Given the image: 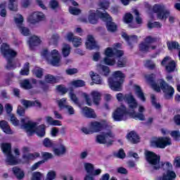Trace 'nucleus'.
I'll list each match as a JSON object with an SVG mask.
<instances>
[{"instance_id": "obj_1", "label": "nucleus", "mask_w": 180, "mask_h": 180, "mask_svg": "<svg viewBox=\"0 0 180 180\" xmlns=\"http://www.w3.org/2000/svg\"><path fill=\"white\" fill-rule=\"evenodd\" d=\"M21 129L25 130L28 136H32L33 133H36L39 137H44L46 136V125L41 124L36 127V122L30 121V118L25 117L21 120Z\"/></svg>"}, {"instance_id": "obj_2", "label": "nucleus", "mask_w": 180, "mask_h": 180, "mask_svg": "<svg viewBox=\"0 0 180 180\" xmlns=\"http://www.w3.org/2000/svg\"><path fill=\"white\" fill-rule=\"evenodd\" d=\"M1 51L4 57L7 60V65H6V70H15L17 67H20L19 61L15 60V57H16L17 54L16 52L10 49L9 45L2 44Z\"/></svg>"}, {"instance_id": "obj_3", "label": "nucleus", "mask_w": 180, "mask_h": 180, "mask_svg": "<svg viewBox=\"0 0 180 180\" xmlns=\"http://www.w3.org/2000/svg\"><path fill=\"white\" fill-rule=\"evenodd\" d=\"M123 78L124 74L120 70L114 72L113 77L108 79V84L112 91H122V84H123Z\"/></svg>"}, {"instance_id": "obj_4", "label": "nucleus", "mask_w": 180, "mask_h": 180, "mask_svg": "<svg viewBox=\"0 0 180 180\" xmlns=\"http://www.w3.org/2000/svg\"><path fill=\"white\" fill-rule=\"evenodd\" d=\"M115 134L109 129H105L96 136V141L99 144H108L112 146L115 141Z\"/></svg>"}, {"instance_id": "obj_5", "label": "nucleus", "mask_w": 180, "mask_h": 180, "mask_svg": "<svg viewBox=\"0 0 180 180\" xmlns=\"http://www.w3.org/2000/svg\"><path fill=\"white\" fill-rule=\"evenodd\" d=\"M122 44L117 43L114 44V48L112 49L108 47L105 51V57L103 59L104 64L106 65H115L116 64V60L113 57H115V53L116 52V49L120 47Z\"/></svg>"}, {"instance_id": "obj_6", "label": "nucleus", "mask_w": 180, "mask_h": 180, "mask_svg": "<svg viewBox=\"0 0 180 180\" xmlns=\"http://www.w3.org/2000/svg\"><path fill=\"white\" fill-rule=\"evenodd\" d=\"M116 98L119 102H127L128 103L129 108L131 110L137 109V106L139 104L137 103V101L134 98V96L131 94H125L124 96L122 94H117Z\"/></svg>"}, {"instance_id": "obj_7", "label": "nucleus", "mask_w": 180, "mask_h": 180, "mask_svg": "<svg viewBox=\"0 0 180 180\" xmlns=\"http://www.w3.org/2000/svg\"><path fill=\"white\" fill-rule=\"evenodd\" d=\"M97 14L103 20L107 22V30L108 32H116L117 29V25L113 22H112V17L108 13H102L101 11H97Z\"/></svg>"}, {"instance_id": "obj_8", "label": "nucleus", "mask_w": 180, "mask_h": 180, "mask_svg": "<svg viewBox=\"0 0 180 180\" xmlns=\"http://www.w3.org/2000/svg\"><path fill=\"white\" fill-rule=\"evenodd\" d=\"M159 88L162 89V92L165 94V98L166 99H171L172 96H174V93L175 90H174V87L169 86L168 83H167L163 79H160L159 81Z\"/></svg>"}, {"instance_id": "obj_9", "label": "nucleus", "mask_w": 180, "mask_h": 180, "mask_svg": "<svg viewBox=\"0 0 180 180\" xmlns=\"http://www.w3.org/2000/svg\"><path fill=\"white\" fill-rule=\"evenodd\" d=\"M127 115H129V111L126 110V107L122 105L118 108L112 113V119L115 122H122V120H127Z\"/></svg>"}, {"instance_id": "obj_10", "label": "nucleus", "mask_w": 180, "mask_h": 180, "mask_svg": "<svg viewBox=\"0 0 180 180\" xmlns=\"http://www.w3.org/2000/svg\"><path fill=\"white\" fill-rule=\"evenodd\" d=\"M15 22L23 36H29L30 34V30L23 25V16H22V15H17V16L15 17Z\"/></svg>"}, {"instance_id": "obj_11", "label": "nucleus", "mask_w": 180, "mask_h": 180, "mask_svg": "<svg viewBox=\"0 0 180 180\" xmlns=\"http://www.w3.org/2000/svg\"><path fill=\"white\" fill-rule=\"evenodd\" d=\"M145 158L148 164L153 166V169H158V167L157 164H158V155L154 153V152H151L149 150L145 151Z\"/></svg>"}, {"instance_id": "obj_12", "label": "nucleus", "mask_w": 180, "mask_h": 180, "mask_svg": "<svg viewBox=\"0 0 180 180\" xmlns=\"http://www.w3.org/2000/svg\"><path fill=\"white\" fill-rule=\"evenodd\" d=\"M136 108L134 110H131L129 108L128 113L131 117H133V119H136V120H145L146 117H144V114H143V112H145L146 108H144V106L139 105V112H136Z\"/></svg>"}, {"instance_id": "obj_13", "label": "nucleus", "mask_w": 180, "mask_h": 180, "mask_svg": "<svg viewBox=\"0 0 180 180\" xmlns=\"http://www.w3.org/2000/svg\"><path fill=\"white\" fill-rule=\"evenodd\" d=\"M50 63L54 67H60L61 65V56L57 49H53L50 53Z\"/></svg>"}, {"instance_id": "obj_14", "label": "nucleus", "mask_w": 180, "mask_h": 180, "mask_svg": "<svg viewBox=\"0 0 180 180\" xmlns=\"http://www.w3.org/2000/svg\"><path fill=\"white\" fill-rule=\"evenodd\" d=\"M44 19H46V15H44V13L36 11L28 18L27 21L32 25H34L35 23L41 22V20H44Z\"/></svg>"}, {"instance_id": "obj_15", "label": "nucleus", "mask_w": 180, "mask_h": 180, "mask_svg": "<svg viewBox=\"0 0 180 180\" xmlns=\"http://www.w3.org/2000/svg\"><path fill=\"white\" fill-rule=\"evenodd\" d=\"M169 15H171V12L165 8L164 4H160L158 6V19L165 22V20L168 19V16H169Z\"/></svg>"}, {"instance_id": "obj_16", "label": "nucleus", "mask_w": 180, "mask_h": 180, "mask_svg": "<svg viewBox=\"0 0 180 180\" xmlns=\"http://www.w3.org/2000/svg\"><path fill=\"white\" fill-rule=\"evenodd\" d=\"M172 141L171 138L162 136L158 138V148H165L167 146H171Z\"/></svg>"}, {"instance_id": "obj_17", "label": "nucleus", "mask_w": 180, "mask_h": 180, "mask_svg": "<svg viewBox=\"0 0 180 180\" xmlns=\"http://www.w3.org/2000/svg\"><path fill=\"white\" fill-rule=\"evenodd\" d=\"M85 44L86 49H89V50H94V49H98L99 47L92 35H89L87 37V41H86Z\"/></svg>"}, {"instance_id": "obj_18", "label": "nucleus", "mask_w": 180, "mask_h": 180, "mask_svg": "<svg viewBox=\"0 0 180 180\" xmlns=\"http://www.w3.org/2000/svg\"><path fill=\"white\" fill-rule=\"evenodd\" d=\"M103 129V124L98 121L90 123V129L92 133H98V131H102Z\"/></svg>"}, {"instance_id": "obj_19", "label": "nucleus", "mask_w": 180, "mask_h": 180, "mask_svg": "<svg viewBox=\"0 0 180 180\" xmlns=\"http://www.w3.org/2000/svg\"><path fill=\"white\" fill-rule=\"evenodd\" d=\"M20 103L23 106H25L26 109H27V108H32V106H37L38 108H41V103H40V102L37 101H31L22 99L20 100Z\"/></svg>"}, {"instance_id": "obj_20", "label": "nucleus", "mask_w": 180, "mask_h": 180, "mask_svg": "<svg viewBox=\"0 0 180 180\" xmlns=\"http://www.w3.org/2000/svg\"><path fill=\"white\" fill-rule=\"evenodd\" d=\"M127 139L130 141V143H132V144H137V143H140V137L134 131H132L129 132L127 135Z\"/></svg>"}, {"instance_id": "obj_21", "label": "nucleus", "mask_w": 180, "mask_h": 180, "mask_svg": "<svg viewBox=\"0 0 180 180\" xmlns=\"http://www.w3.org/2000/svg\"><path fill=\"white\" fill-rule=\"evenodd\" d=\"M134 91L135 95L139 98V99L141 100L142 102H146V96H144V92L141 89V87L139 85H134Z\"/></svg>"}, {"instance_id": "obj_22", "label": "nucleus", "mask_w": 180, "mask_h": 180, "mask_svg": "<svg viewBox=\"0 0 180 180\" xmlns=\"http://www.w3.org/2000/svg\"><path fill=\"white\" fill-rule=\"evenodd\" d=\"M0 129H1L6 134H13V131L11 129L8 122L5 120L0 121Z\"/></svg>"}, {"instance_id": "obj_23", "label": "nucleus", "mask_w": 180, "mask_h": 180, "mask_svg": "<svg viewBox=\"0 0 180 180\" xmlns=\"http://www.w3.org/2000/svg\"><path fill=\"white\" fill-rule=\"evenodd\" d=\"M82 113L86 117H89L90 119H96V114L95 113L94 109L88 107L83 108Z\"/></svg>"}, {"instance_id": "obj_24", "label": "nucleus", "mask_w": 180, "mask_h": 180, "mask_svg": "<svg viewBox=\"0 0 180 180\" xmlns=\"http://www.w3.org/2000/svg\"><path fill=\"white\" fill-rule=\"evenodd\" d=\"M91 95L94 105H99L102 98V94L98 91H91Z\"/></svg>"}, {"instance_id": "obj_25", "label": "nucleus", "mask_w": 180, "mask_h": 180, "mask_svg": "<svg viewBox=\"0 0 180 180\" xmlns=\"http://www.w3.org/2000/svg\"><path fill=\"white\" fill-rule=\"evenodd\" d=\"M53 153L55 155H57L58 157L64 155V154L67 153V148L65 146L60 144L59 146L53 149Z\"/></svg>"}, {"instance_id": "obj_26", "label": "nucleus", "mask_w": 180, "mask_h": 180, "mask_svg": "<svg viewBox=\"0 0 180 180\" xmlns=\"http://www.w3.org/2000/svg\"><path fill=\"white\" fill-rule=\"evenodd\" d=\"M122 37L128 42L129 46H133V44H135V43H137V36L132 35L129 36L126 33H122Z\"/></svg>"}, {"instance_id": "obj_27", "label": "nucleus", "mask_w": 180, "mask_h": 180, "mask_svg": "<svg viewBox=\"0 0 180 180\" xmlns=\"http://www.w3.org/2000/svg\"><path fill=\"white\" fill-rule=\"evenodd\" d=\"M13 172L16 176L17 179H23V178H25V172L18 167H14L13 168Z\"/></svg>"}, {"instance_id": "obj_28", "label": "nucleus", "mask_w": 180, "mask_h": 180, "mask_svg": "<svg viewBox=\"0 0 180 180\" xmlns=\"http://www.w3.org/2000/svg\"><path fill=\"white\" fill-rule=\"evenodd\" d=\"M40 157V153H28L22 155L23 160H25L26 161H33L36 160V158H39Z\"/></svg>"}, {"instance_id": "obj_29", "label": "nucleus", "mask_w": 180, "mask_h": 180, "mask_svg": "<svg viewBox=\"0 0 180 180\" xmlns=\"http://www.w3.org/2000/svg\"><path fill=\"white\" fill-rule=\"evenodd\" d=\"M41 41L40 39L36 36H32L30 38V40L28 41V44L30 45V47H34V46H39Z\"/></svg>"}, {"instance_id": "obj_30", "label": "nucleus", "mask_w": 180, "mask_h": 180, "mask_svg": "<svg viewBox=\"0 0 180 180\" xmlns=\"http://www.w3.org/2000/svg\"><path fill=\"white\" fill-rule=\"evenodd\" d=\"M176 70V63L174 60H170L167 65H165V70L167 72H174Z\"/></svg>"}, {"instance_id": "obj_31", "label": "nucleus", "mask_w": 180, "mask_h": 180, "mask_svg": "<svg viewBox=\"0 0 180 180\" xmlns=\"http://www.w3.org/2000/svg\"><path fill=\"white\" fill-rule=\"evenodd\" d=\"M176 178L175 172L168 170L166 174H163V176L160 178V180H174Z\"/></svg>"}, {"instance_id": "obj_32", "label": "nucleus", "mask_w": 180, "mask_h": 180, "mask_svg": "<svg viewBox=\"0 0 180 180\" xmlns=\"http://www.w3.org/2000/svg\"><path fill=\"white\" fill-rule=\"evenodd\" d=\"M88 20L91 25H96V23H98V17L96 16V13L90 11Z\"/></svg>"}, {"instance_id": "obj_33", "label": "nucleus", "mask_w": 180, "mask_h": 180, "mask_svg": "<svg viewBox=\"0 0 180 180\" xmlns=\"http://www.w3.org/2000/svg\"><path fill=\"white\" fill-rule=\"evenodd\" d=\"M6 155V161L8 162V165H16L18 164V160L16 158L12 155V153H8Z\"/></svg>"}, {"instance_id": "obj_34", "label": "nucleus", "mask_w": 180, "mask_h": 180, "mask_svg": "<svg viewBox=\"0 0 180 180\" xmlns=\"http://www.w3.org/2000/svg\"><path fill=\"white\" fill-rule=\"evenodd\" d=\"M1 150L6 155L12 153V145L11 143H2Z\"/></svg>"}, {"instance_id": "obj_35", "label": "nucleus", "mask_w": 180, "mask_h": 180, "mask_svg": "<svg viewBox=\"0 0 180 180\" xmlns=\"http://www.w3.org/2000/svg\"><path fill=\"white\" fill-rule=\"evenodd\" d=\"M98 70L101 72V74H102L103 75H105V77H108V75H109V72H110V70H109V67L103 65H98Z\"/></svg>"}, {"instance_id": "obj_36", "label": "nucleus", "mask_w": 180, "mask_h": 180, "mask_svg": "<svg viewBox=\"0 0 180 180\" xmlns=\"http://www.w3.org/2000/svg\"><path fill=\"white\" fill-rule=\"evenodd\" d=\"M71 53V46L69 44H64L62 47V54L63 57H68Z\"/></svg>"}, {"instance_id": "obj_37", "label": "nucleus", "mask_w": 180, "mask_h": 180, "mask_svg": "<svg viewBox=\"0 0 180 180\" xmlns=\"http://www.w3.org/2000/svg\"><path fill=\"white\" fill-rule=\"evenodd\" d=\"M90 77L94 84H102V79H101V76H99V75H96V73L94 72H90Z\"/></svg>"}, {"instance_id": "obj_38", "label": "nucleus", "mask_w": 180, "mask_h": 180, "mask_svg": "<svg viewBox=\"0 0 180 180\" xmlns=\"http://www.w3.org/2000/svg\"><path fill=\"white\" fill-rule=\"evenodd\" d=\"M18 0H9L8 4V9L10 11H13V12H16L18 11Z\"/></svg>"}, {"instance_id": "obj_39", "label": "nucleus", "mask_w": 180, "mask_h": 180, "mask_svg": "<svg viewBox=\"0 0 180 180\" xmlns=\"http://www.w3.org/2000/svg\"><path fill=\"white\" fill-rule=\"evenodd\" d=\"M167 47L169 50H180V45L176 41L167 42Z\"/></svg>"}, {"instance_id": "obj_40", "label": "nucleus", "mask_w": 180, "mask_h": 180, "mask_svg": "<svg viewBox=\"0 0 180 180\" xmlns=\"http://www.w3.org/2000/svg\"><path fill=\"white\" fill-rule=\"evenodd\" d=\"M71 86L75 88H79L81 86H85V82L84 80H74L71 82Z\"/></svg>"}, {"instance_id": "obj_41", "label": "nucleus", "mask_w": 180, "mask_h": 180, "mask_svg": "<svg viewBox=\"0 0 180 180\" xmlns=\"http://www.w3.org/2000/svg\"><path fill=\"white\" fill-rule=\"evenodd\" d=\"M33 75L37 77V78H41L43 77V70L40 68H34L32 70Z\"/></svg>"}, {"instance_id": "obj_42", "label": "nucleus", "mask_w": 180, "mask_h": 180, "mask_svg": "<svg viewBox=\"0 0 180 180\" xmlns=\"http://www.w3.org/2000/svg\"><path fill=\"white\" fill-rule=\"evenodd\" d=\"M84 169L89 175H91L94 169H95V167L91 163H84Z\"/></svg>"}, {"instance_id": "obj_43", "label": "nucleus", "mask_w": 180, "mask_h": 180, "mask_svg": "<svg viewBox=\"0 0 180 180\" xmlns=\"http://www.w3.org/2000/svg\"><path fill=\"white\" fill-rule=\"evenodd\" d=\"M117 65L120 68H123L127 65V59L126 58H120L117 62Z\"/></svg>"}, {"instance_id": "obj_44", "label": "nucleus", "mask_w": 180, "mask_h": 180, "mask_svg": "<svg viewBox=\"0 0 180 180\" xmlns=\"http://www.w3.org/2000/svg\"><path fill=\"white\" fill-rule=\"evenodd\" d=\"M154 78H155V75L152 74L150 75V76L149 77V79L150 81V85L153 88V89H154V91H155L156 92H158V86L157 85V83H155L154 82Z\"/></svg>"}, {"instance_id": "obj_45", "label": "nucleus", "mask_w": 180, "mask_h": 180, "mask_svg": "<svg viewBox=\"0 0 180 180\" xmlns=\"http://www.w3.org/2000/svg\"><path fill=\"white\" fill-rule=\"evenodd\" d=\"M150 45L145 41L139 44V50L143 52L148 51Z\"/></svg>"}, {"instance_id": "obj_46", "label": "nucleus", "mask_w": 180, "mask_h": 180, "mask_svg": "<svg viewBox=\"0 0 180 180\" xmlns=\"http://www.w3.org/2000/svg\"><path fill=\"white\" fill-rule=\"evenodd\" d=\"M58 40H60V35H58V34H54L52 35L49 43L50 44H53L56 46L58 43Z\"/></svg>"}, {"instance_id": "obj_47", "label": "nucleus", "mask_w": 180, "mask_h": 180, "mask_svg": "<svg viewBox=\"0 0 180 180\" xmlns=\"http://www.w3.org/2000/svg\"><path fill=\"white\" fill-rule=\"evenodd\" d=\"M99 6L103 8V9H109V6H110V1H109V0H101L99 2Z\"/></svg>"}, {"instance_id": "obj_48", "label": "nucleus", "mask_w": 180, "mask_h": 180, "mask_svg": "<svg viewBox=\"0 0 180 180\" xmlns=\"http://www.w3.org/2000/svg\"><path fill=\"white\" fill-rule=\"evenodd\" d=\"M123 19H124V23L129 24L133 22L134 17H133V15H131V13H127L124 15Z\"/></svg>"}, {"instance_id": "obj_49", "label": "nucleus", "mask_w": 180, "mask_h": 180, "mask_svg": "<svg viewBox=\"0 0 180 180\" xmlns=\"http://www.w3.org/2000/svg\"><path fill=\"white\" fill-rule=\"evenodd\" d=\"M20 86L24 89H32V86L28 79H25L20 83Z\"/></svg>"}, {"instance_id": "obj_50", "label": "nucleus", "mask_w": 180, "mask_h": 180, "mask_svg": "<svg viewBox=\"0 0 180 180\" xmlns=\"http://www.w3.org/2000/svg\"><path fill=\"white\" fill-rule=\"evenodd\" d=\"M133 13H134V15H136V17L135 18V20H136V23L138 25H141V23H143V19H141L140 17V13H139V10L134 9Z\"/></svg>"}, {"instance_id": "obj_51", "label": "nucleus", "mask_w": 180, "mask_h": 180, "mask_svg": "<svg viewBox=\"0 0 180 180\" xmlns=\"http://www.w3.org/2000/svg\"><path fill=\"white\" fill-rule=\"evenodd\" d=\"M56 176H57V173L55 171L50 170L46 174V180L56 179Z\"/></svg>"}, {"instance_id": "obj_52", "label": "nucleus", "mask_w": 180, "mask_h": 180, "mask_svg": "<svg viewBox=\"0 0 180 180\" xmlns=\"http://www.w3.org/2000/svg\"><path fill=\"white\" fill-rule=\"evenodd\" d=\"M82 98H84L86 105L88 106H92V100L91 99V97H89V95H88L86 93H83L82 94Z\"/></svg>"}, {"instance_id": "obj_53", "label": "nucleus", "mask_w": 180, "mask_h": 180, "mask_svg": "<svg viewBox=\"0 0 180 180\" xmlns=\"http://www.w3.org/2000/svg\"><path fill=\"white\" fill-rule=\"evenodd\" d=\"M29 63H26L24 65L23 68L20 70V75H29Z\"/></svg>"}, {"instance_id": "obj_54", "label": "nucleus", "mask_w": 180, "mask_h": 180, "mask_svg": "<svg viewBox=\"0 0 180 180\" xmlns=\"http://www.w3.org/2000/svg\"><path fill=\"white\" fill-rule=\"evenodd\" d=\"M43 145L44 146V147L50 148L53 147V146H54V143H53V141L50 140V139L46 138L43 141Z\"/></svg>"}, {"instance_id": "obj_55", "label": "nucleus", "mask_w": 180, "mask_h": 180, "mask_svg": "<svg viewBox=\"0 0 180 180\" xmlns=\"http://www.w3.org/2000/svg\"><path fill=\"white\" fill-rule=\"evenodd\" d=\"M5 8H6V3L0 4V9H1L0 16H1V18L6 16V9H5Z\"/></svg>"}, {"instance_id": "obj_56", "label": "nucleus", "mask_w": 180, "mask_h": 180, "mask_svg": "<svg viewBox=\"0 0 180 180\" xmlns=\"http://www.w3.org/2000/svg\"><path fill=\"white\" fill-rule=\"evenodd\" d=\"M72 44L75 47H79L82 44V39L79 37H75L73 38Z\"/></svg>"}, {"instance_id": "obj_57", "label": "nucleus", "mask_w": 180, "mask_h": 180, "mask_svg": "<svg viewBox=\"0 0 180 180\" xmlns=\"http://www.w3.org/2000/svg\"><path fill=\"white\" fill-rule=\"evenodd\" d=\"M69 96H70L71 101H72V102H74V103H75V105H78V103H79L78 97H77V95H75V94H74V91H70L69 93Z\"/></svg>"}, {"instance_id": "obj_58", "label": "nucleus", "mask_w": 180, "mask_h": 180, "mask_svg": "<svg viewBox=\"0 0 180 180\" xmlns=\"http://www.w3.org/2000/svg\"><path fill=\"white\" fill-rule=\"evenodd\" d=\"M45 81L49 84H54L56 83V78L51 75H47L45 76Z\"/></svg>"}, {"instance_id": "obj_59", "label": "nucleus", "mask_w": 180, "mask_h": 180, "mask_svg": "<svg viewBox=\"0 0 180 180\" xmlns=\"http://www.w3.org/2000/svg\"><path fill=\"white\" fill-rule=\"evenodd\" d=\"M56 89L58 92L62 94V95H65V94H67V92H68V89H67V88H65L63 85L57 86Z\"/></svg>"}, {"instance_id": "obj_60", "label": "nucleus", "mask_w": 180, "mask_h": 180, "mask_svg": "<svg viewBox=\"0 0 180 180\" xmlns=\"http://www.w3.org/2000/svg\"><path fill=\"white\" fill-rule=\"evenodd\" d=\"M69 12L72 15H79V13H81V10L75 7H70Z\"/></svg>"}, {"instance_id": "obj_61", "label": "nucleus", "mask_w": 180, "mask_h": 180, "mask_svg": "<svg viewBox=\"0 0 180 180\" xmlns=\"http://www.w3.org/2000/svg\"><path fill=\"white\" fill-rule=\"evenodd\" d=\"M145 67L149 68V70H154V68H155V63L151 60H146L145 63Z\"/></svg>"}, {"instance_id": "obj_62", "label": "nucleus", "mask_w": 180, "mask_h": 180, "mask_svg": "<svg viewBox=\"0 0 180 180\" xmlns=\"http://www.w3.org/2000/svg\"><path fill=\"white\" fill-rule=\"evenodd\" d=\"M65 102H67V98H65L57 101L58 106L60 109H64V108H65Z\"/></svg>"}, {"instance_id": "obj_63", "label": "nucleus", "mask_w": 180, "mask_h": 180, "mask_svg": "<svg viewBox=\"0 0 180 180\" xmlns=\"http://www.w3.org/2000/svg\"><path fill=\"white\" fill-rule=\"evenodd\" d=\"M171 136L176 141L180 140V132H179V131H172V133H171Z\"/></svg>"}, {"instance_id": "obj_64", "label": "nucleus", "mask_w": 180, "mask_h": 180, "mask_svg": "<svg viewBox=\"0 0 180 180\" xmlns=\"http://www.w3.org/2000/svg\"><path fill=\"white\" fill-rule=\"evenodd\" d=\"M41 173L39 172H35L32 174V180H41Z\"/></svg>"}]
</instances>
